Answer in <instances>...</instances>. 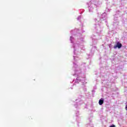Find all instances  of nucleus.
<instances>
[{
	"label": "nucleus",
	"mask_w": 127,
	"mask_h": 127,
	"mask_svg": "<svg viewBox=\"0 0 127 127\" xmlns=\"http://www.w3.org/2000/svg\"><path fill=\"white\" fill-rule=\"evenodd\" d=\"M126 111H127V105L126 106V108H125Z\"/></svg>",
	"instance_id": "20e7f679"
},
{
	"label": "nucleus",
	"mask_w": 127,
	"mask_h": 127,
	"mask_svg": "<svg viewBox=\"0 0 127 127\" xmlns=\"http://www.w3.org/2000/svg\"><path fill=\"white\" fill-rule=\"evenodd\" d=\"M122 43H120L119 42H118L117 43V45L114 46V49H116V48H119L120 49V48H122Z\"/></svg>",
	"instance_id": "f257e3e1"
},
{
	"label": "nucleus",
	"mask_w": 127,
	"mask_h": 127,
	"mask_svg": "<svg viewBox=\"0 0 127 127\" xmlns=\"http://www.w3.org/2000/svg\"><path fill=\"white\" fill-rule=\"evenodd\" d=\"M110 127H116V125H112V126H110Z\"/></svg>",
	"instance_id": "7ed1b4c3"
},
{
	"label": "nucleus",
	"mask_w": 127,
	"mask_h": 127,
	"mask_svg": "<svg viewBox=\"0 0 127 127\" xmlns=\"http://www.w3.org/2000/svg\"><path fill=\"white\" fill-rule=\"evenodd\" d=\"M104 104V100H102V99H100L99 101V104L100 105V106H102V105H103Z\"/></svg>",
	"instance_id": "f03ea898"
}]
</instances>
